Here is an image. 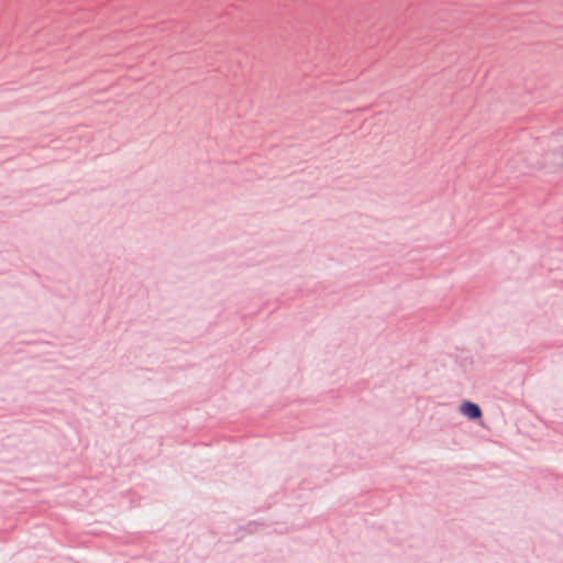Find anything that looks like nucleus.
I'll return each instance as SVG.
<instances>
[{"mask_svg": "<svg viewBox=\"0 0 563 563\" xmlns=\"http://www.w3.org/2000/svg\"><path fill=\"white\" fill-rule=\"evenodd\" d=\"M461 412L470 419H478L482 416L479 407L471 401H465L461 405Z\"/></svg>", "mask_w": 563, "mask_h": 563, "instance_id": "f257e3e1", "label": "nucleus"}]
</instances>
